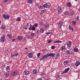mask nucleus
I'll use <instances>...</instances> for the list:
<instances>
[{"instance_id":"24","label":"nucleus","mask_w":80,"mask_h":80,"mask_svg":"<svg viewBox=\"0 0 80 80\" xmlns=\"http://www.w3.org/2000/svg\"><path fill=\"white\" fill-rule=\"evenodd\" d=\"M9 73H6L4 75L6 77H9Z\"/></svg>"},{"instance_id":"49","label":"nucleus","mask_w":80,"mask_h":80,"mask_svg":"<svg viewBox=\"0 0 80 80\" xmlns=\"http://www.w3.org/2000/svg\"><path fill=\"white\" fill-rule=\"evenodd\" d=\"M51 42H52V41L51 40H48V43H51Z\"/></svg>"},{"instance_id":"9","label":"nucleus","mask_w":80,"mask_h":80,"mask_svg":"<svg viewBox=\"0 0 80 80\" xmlns=\"http://www.w3.org/2000/svg\"><path fill=\"white\" fill-rule=\"evenodd\" d=\"M67 45L68 47H70L72 46V42L70 41H69L67 43Z\"/></svg>"},{"instance_id":"37","label":"nucleus","mask_w":80,"mask_h":80,"mask_svg":"<svg viewBox=\"0 0 80 80\" xmlns=\"http://www.w3.org/2000/svg\"><path fill=\"white\" fill-rule=\"evenodd\" d=\"M7 35L9 38H12V35H11L10 34H8Z\"/></svg>"},{"instance_id":"41","label":"nucleus","mask_w":80,"mask_h":80,"mask_svg":"<svg viewBox=\"0 0 80 80\" xmlns=\"http://www.w3.org/2000/svg\"><path fill=\"white\" fill-rule=\"evenodd\" d=\"M70 14H71V15H73L74 14V12H73V11H72V12H70Z\"/></svg>"},{"instance_id":"4","label":"nucleus","mask_w":80,"mask_h":80,"mask_svg":"<svg viewBox=\"0 0 80 80\" xmlns=\"http://www.w3.org/2000/svg\"><path fill=\"white\" fill-rule=\"evenodd\" d=\"M58 23V27H59V28H61L62 26L63 25V22L61 21H60Z\"/></svg>"},{"instance_id":"51","label":"nucleus","mask_w":80,"mask_h":80,"mask_svg":"<svg viewBox=\"0 0 80 80\" xmlns=\"http://www.w3.org/2000/svg\"><path fill=\"white\" fill-rule=\"evenodd\" d=\"M27 27H28V26H29V24L28 23H27V25L26 26Z\"/></svg>"},{"instance_id":"6","label":"nucleus","mask_w":80,"mask_h":80,"mask_svg":"<svg viewBox=\"0 0 80 80\" xmlns=\"http://www.w3.org/2000/svg\"><path fill=\"white\" fill-rule=\"evenodd\" d=\"M70 70V68H68L66 69L64 71L62 72V74H64V73H66L68 72V70Z\"/></svg>"},{"instance_id":"15","label":"nucleus","mask_w":80,"mask_h":80,"mask_svg":"<svg viewBox=\"0 0 80 80\" xmlns=\"http://www.w3.org/2000/svg\"><path fill=\"white\" fill-rule=\"evenodd\" d=\"M43 57L44 58H47V57H49L48 55V53L47 54H46L45 55H43Z\"/></svg>"},{"instance_id":"47","label":"nucleus","mask_w":80,"mask_h":80,"mask_svg":"<svg viewBox=\"0 0 80 80\" xmlns=\"http://www.w3.org/2000/svg\"><path fill=\"white\" fill-rule=\"evenodd\" d=\"M52 49H55V46H52L51 47Z\"/></svg>"},{"instance_id":"59","label":"nucleus","mask_w":80,"mask_h":80,"mask_svg":"<svg viewBox=\"0 0 80 80\" xmlns=\"http://www.w3.org/2000/svg\"><path fill=\"white\" fill-rule=\"evenodd\" d=\"M78 11H79V12H80V9H78Z\"/></svg>"},{"instance_id":"31","label":"nucleus","mask_w":80,"mask_h":80,"mask_svg":"<svg viewBox=\"0 0 80 80\" xmlns=\"http://www.w3.org/2000/svg\"><path fill=\"white\" fill-rule=\"evenodd\" d=\"M45 60V58H43V56H41V57H40L39 60Z\"/></svg>"},{"instance_id":"43","label":"nucleus","mask_w":80,"mask_h":80,"mask_svg":"<svg viewBox=\"0 0 80 80\" xmlns=\"http://www.w3.org/2000/svg\"><path fill=\"white\" fill-rule=\"evenodd\" d=\"M40 56V53H38L37 54V57H39Z\"/></svg>"},{"instance_id":"26","label":"nucleus","mask_w":80,"mask_h":80,"mask_svg":"<svg viewBox=\"0 0 80 80\" xmlns=\"http://www.w3.org/2000/svg\"><path fill=\"white\" fill-rule=\"evenodd\" d=\"M69 30H72L73 31V28H72V26H71V25H70L69 27Z\"/></svg>"},{"instance_id":"35","label":"nucleus","mask_w":80,"mask_h":80,"mask_svg":"<svg viewBox=\"0 0 80 80\" xmlns=\"http://www.w3.org/2000/svg\"><path fill=\"white\" fill-rule=\"evenodd\" d=\"M64 14L65 15H68V14L69 13V12H68V11H66L64 12Z\"/></svg>"},{"instance_id":"45","label":"nucleus","mask_w":80,"mask_h":80,"mask_svg":"<svg viewBox=\"0 0 80 80\" xmlns=\"http://www.w3.org/2000/svg\"><path fill=\"white\" fill-rule=\"evenodd\" d=\"M31 36H32V37H33L35 35V34L33 33H32L31 34Z\"/></svg>"},{"instance_id":"17","label":"nucleus","mask_w":80,"mask_h":80,"mask_svg":"<svg viewBox=\"0 0 80 80\" xmlns=\"http://www.w3.org/2000/svg\"><path fill=\"white\" fill-rule=\"evenodd\" d=\"M17 73H18V71H16L13 72V75H17Z\"/></svg>"},{"instance_id":"39","label":"nucleus","mask_w":80,"mask_h":80,"mask_svg":"<svg viewBox=\"0 0 80 80\" xmlns=\"http://www.w3.org/2000/svg\"><path fill=\"white\" fill-rule=\"evenodd\" d=\"M1 28L3 30H5V27L3 25H2Z\"/></svg>"},{"instance_id":"8","label":"nucleus","mask_w":80,"mask_h":80,"mask_svg":"<svg viewBox=\"0 0 80 80\" xmlns=\"http://www.w3.org/2000/svg\"><path fill=\"white\" fill-rule=\"evenodd\" d=\"M48 55H49V57L50 56L52 57H55V53H48Z\"/></svg>"},{"instance_id":"20","label":"nucleus","mask_w":80,"mask_h":80,"mask_svg":"<svg viewBox=\"0 0 80 80\" xmlns=\"http://www.w3.org/2000/svg\"><path fill=\"white\" fill-rule=\"evenodd\" d=\"M17 21L18 22H20L21 21V18L20 17H18L16 19Z\"/></svg>"},{"instance_id":"50","label":"nucleus","mask_w":80,"mask_h":80,"mask_svg":"<svg viewBox=\"0 0 80 80\" xmlns=\"http://www.w3.org/2000/svg\"><path fill=\"white\" fill-rule=\"evenodd\" d=\"M39 25H43V22H41L39 23Z\"/></svg>"},{"instance_id":"5","label":"nucleus","mask_w":80,"mask_h":80,"mask_svg":"<svg viewBox=\"0 0 80 80\" xmlns=\"http://www.w3.org/2000/svg\"><path fill=\"white\" fill-rule=\"evenodd\" d=\"M70 70V68H68L66 69L64 71L62 72V74H64V73H66L68 72V70Z\"/></svg>"},{"instance_id":"61","label":"nucleus","mask_w":80,"mask_h":80,"mask_svg":"<svg viewBox=\"0 0 80 80\" xmlns=\"http://www.w3.org/2000/svg\"><path fill=\"white\" fill-rule=\"evenodd\" d=\"M37 34H38V32H37Z\"/></svg>"},{"instance_id":"32","label":"nucleus","mask_w":80,"mask_h":80,"mask_svg":"<svg viewBox=\"0 0 80 80\" xmlns=\"http://www.w3.org/2000/svg\"><path fill=\"white\" fill-rule=\"evenodd\" d=\"M32 25H30L29 28V30H30V31H31V30H32Z\"/></svg>"},{"instance_id":"29","label":"nucleus","mask_w":80,"mask_h":80,"mask_svg":"<svg viewBox=\"0 0 80 80\" xmlns=\"http://www.w3.org/2000/svg\"><path fill=\"white\" fill-rule=\"evenodd\" d=\"M68 63V62H67V61H65L64 62L63 64L65 65H67V63Z\"/></svg>"},{"instance_id":"38","label":"nucleus","mask_w":80,"mask_h":80,"mask_svg":"<svg viewBox=\"0 0 80 80\" xmlns=\"http://www.w3.org/2000/svg\"><path fill=\"white\" fill-rule=\"evenodd\" d=\"M23 28L25 30H27V28H28V27L26 26H25L23 27Z\"/></svg>"},{"instance_id":"60","label":"nucleus","mask_w":80,"mask_h":80,"mask_svg":"<svg viewBox=\"0 0 80 80\" xmlns=\"http://www.w3.org/2000/svg\"><path fill=\"white\" fill-rule=\"evenodd\" d=\"M77 0H75V1H76V2H77Z\"/></svg>"},{"instance_id":"58","label":"nucleus","mask_w":80,"mask_h":80,"mask_svg":"<svg viewBox=\"0 0 80 80\" xmlns=\"http://www.w3.org/2000/svg\"><path fill=\"white\" fill-rule=\"evenodd\" d=\"M1 22H2V21H1V20H0V23H1Z\"/></svg>"},{"instance_id":"34","label":"nucleus","mask_w":80,"mask_h":80,"mask_svg":"<svg viewBox=\"0 0 80 80\" xmlns=\"http://www.w3.org/2000/svg\"><path fill=\"white\" fill-rule=\"evenodd\" d=\"M45 28H48V27H49V24H47V25H45Z\"/></svg>"},{"instance_id":"46","label":"nucleus","mask_w":80,"mask_h":80,"mask_svg":"<svg viewBox=\"0 0 80 80\" xmlns=\"http://www.w3.org/2000/svg\"><path fill=\"white\" fill-rule=\"evenodd\" d=\"M43 75H45V73L44 72H41V75H43Z\"/></svg>"},{"instance_id":"25","label":"nucleus","mask_w":80,"mask_h":80,"mask_svg":"<svg viewBox=\"0 0 80 80\" xmlns=\"http://www.w3.org/2000/svg\"><path fill=\"white\" fill-rule=\"evenodd\" d=\"M61 49L62 50H64L65 49V44L64 45V46H62Z\"/></svg>"},{"instance_id":"36","label":"nucleus","mask_w":80,"mask_h":80,"mask_svg":"<svg viewBox=\"0 0 80 80\" xmlns=\"http://www.w3.org/2000/svg\"><path fill=\"white\" fill-rule=\"evenodd\" d=\"M44 32V30L43 28H41L40 29V32L41 33H43V32Z\"/></svg>"},{"instance_id":"7","label":"nucleus","mask_w":80,"mask_h":80,"mask_svg":"<svg viewBox=\"0 0 80 80\" xmlns=\"http://www.w3.org/2000/svg\"><path fill=\"white\" fill-rule=\"evenodd\" d=\"M43 7L44 8H49V7L48 4L47 3L44 4L43 5Z\"/></svg>"},{"instance_id":"56","label":"nucleus","mask_w":80,"mask_h":80,"mask_svg":"<svg viewBox=\"0 0 80 80\" xmlns=\"http://www.w3.org/2000/svg\"><path fill=\"white\" fill-rule=\"evenodd\" d=\"M25 50H27V49H28V48H25Z\"/></svg>"},{"instance_id":"11","label":"nucleus","mask_w":80,"mask_h":80,"mask_svg":"<svg viewBox=\"0 0 80 80\" xmlns=\"http://www.w3.org/2000/svg\"><path fill=\"white\" fill-rule=\"evenodd\" d=\"M28 55L29 58H32L33 57V54L31 52L29 53Z\"/></svg>"},{"instance_id":"23","label":"nucleus","mask_w":80,"mask_h":80,"mask_svg":"<svg viewBox=\"0 0 80 80\" xmlns=\"http://www.w3.org/2000/svg\"><path fill=\"white\" fill-rule=\"evenodd\" d=\"M53 42H54V43H61V42H62L61 41H53Z\"/></svg>"},{"instance_id":"19","label":"nucleus","mask_w":80,"mask_h":80,"mask_svg":"<svg viewBox=\"0 0 80 80\" xmlns=\"http://www.w3.org/2000/svg\"><path fill=\"white\" fill-rule=\"evenodd\" d=\"M6 71H7L8 72H9L10 70V67L7 66V67L6 68Z\"/></svg>"},{"instance_id":"42","label":"nucleus","mask_w":80,"mask_h":80,"mask_svg":"<svg viewBox=\"0 0 80 80\" xmlns=\"http://www.w3.org/2000/svg\"><path fill=\"white\" fill-rule=\"evenodd\" d=\"M34 25V26L36 27H38V24H37V23H35Z\"/></svg>"},{"instance_id":"30","label":"nucleus","mask_w":80,"mask_h":80,"mask_svg":"<svg viewBox=\"0 0 80 80\" xmlns=\"http://www.w3.org/2000/svg\"><path fill=\"white\" fill-rule=\"evenodd\" d=\"M72 24L73 25H75L76 24V22L75 21H72Z\"/></svg>"},{"instance_id":"21","label":"nucleus","mask_w":80,"mask_h":80,"mask_svg":"<svg viewBox=\"0 0 80 80\" xmlns=\"http://www.w3.org/2000/svg\"><path fill=\"white\" fill-rule=\"evenodd\" d=\"M18 55V54L15 53L14 54H12V57H17Z\"/></svg>"},{"instance_id":"40","label":"nucleus","mask_w":80,"mask_h":80,"mask_svg":"<svg viewBox=\"0 0 80 80\" xmlns=\"http://www.w3.org/2000/svg\"><path fill=\"white\" fill-rule=\"evenodd\" d=\"M78 48H74V50L75 52H77V51H78Z\"/></svg>"},{"instance_id":"13","label":"nucleus","mask_w":80,"mask_h":80,"mask_svg":"<svg viewBox=\"0 0 80 80\" xmlns=\"http://www.w3.org/2000/svg\"><path fill=\"white\" fill-rule=\"evenodd\" d=\"M17 38L19 40H21L23 39V37L22 36H19Z\"/></svg>"},{"instance_id":"3","label":"nucleus","mask_w":80,"mask_h":80,"mask_svg":"<svg viewBox=\"0 0 80 80\" xmlns=\"http://www.w3.org/2000/svg\"><path fill=\"white\" fill-rule=\"evenodd\" d=\"M73 53V50L72 49H70L69 50H67L66 52V54L67 55H70Z\"/></svg>"},{"instance_id":"12","label":"nucleus","mask_w":80,"mask_h":80,"mask_svg":"<svg viewBox=\"0 0 80 80\" xmlns=\"http://www.w3.org/2000/svg\"><path fill=\"white\" fill-rule=\"evenodd\" d=\"M27 2L28 3H29V4H32L33 3V1L32 0H28L27 1Z\"/></svg>"},{"instance_id":"52","label":"nucleus","mask_w":80,"mask_h":80,"mask_svg":"<svg viewBox=\"0 0 80 80\" xmlns=\"http://www.w3.org/2000/svg\"><path fill=\"white\" fill-rule=\"evenodd\" d=\"M5 3H6L7 2H8V0H5Z\"/></svg>"},{"instance_id":"1","label":"nucleus","mask_w":80,"mask_h":80,"mask_svg":"<svg viewBox=\"0 0 80 80\" xmlns=\"http://www.w3.org/2000/svg\"><path fill=\"white\" fill-rule=\"evenodd\" d=\"M62 9L63 10V9H64V8H62L60 7H58L57 8V11H58V13H59L60 14L62 12H63V10H62Z\"/></svg>"},{"instance_id":"14","label":"nucleus","mask_w":80,"mask_h":80,"mask_svg":"<svg viewBox=\"0 0 80 80\" xmlns=\"http://www.w3.org/2000/svg\"><path fill=\"white\" fill-rule=\"evenodd\" d=\"M32 72L33 74H36V73H37V70L36 69H35L33 70Z\"/></svg>"},{"instance_id":"64","label":"nucleus","mask_w":80,"mask_h":80,"mask_svg":"<svg viewBox=\"0 0 80 80\" xmlns=\"http://www.w3.org/2000/svg\"><path fill=\"white\" fill-rule=\"evenodd\" d=\"M38 32V31H37V32Z\"/></svg>"},{"instance_id":"44","label":"nucleus","mask_w":80,"mask_h":80,"mask_svg":"<svg viewBox=\"0 0 80 80\" xmlns=\"http://www.w3.org/2000/svg\"><path fill=\"white\" fill-rule=\"evenodd\" d=\"M52 33V32H48L46 33V35H49L50 34H51Z\"/></svg>"},{"instance_id":"10","label":"nucleus","mask_w":80,"mask_h":80,"mask_svg":"<svg viewBox=\"0 0 80 80\" xmlns=\"http://www.w3.org/2000/svg\"><path fill=\"white\" fill-rule=\"evenodd\" d=\"M1 40H6V39H5V35H3L1 37Z\"/></svg>"},{"instance_id":"62","label":"nucleus","mask_w":80,"mask_h":80,"mask_svg":"<svg viewBox=\"0 0 80 80\" xmlns=\"http://www.w3.org/2000/svg\"><path fill=\"white\" fill-rule=\"evenodd\" d=\"M32 2H33V1H34V0H32Z\"/></svg>"},{"instance_id":"18","label":"nucleus","mask_w":80,"mask_h":80,"mask_svg":"<svg viewBox=\"0 0 80 80\" xmlns=\"http://www.w3.org/2000/svg\"><path fill=\"white\" fill-rule=\"evenodd\" d=\"M38 7L39 8H41L42 9H43V6H41L40 4H38Z\"/></svg>"},{"instance_id":"22","label":"nucleus","mask_w":80,"mask_h":80,"mask_svg":"<svg viewBox=\"0 0 80 80\" xmlns=\"http://www.w3.org/2000/svg\"><path fill=\"white\" fill-rule=\"evenodd\" d=\"M24 73L25 74V75H28V73H29V72L27 70L25 71Z\"/></svg>"},{"instance_id":"27","label":"nucleus","mask_w":80,"mask_h":80,"mask_svg":"<svg viewBox=\"0 0 80 80\" xmlns=\"http://www.w3.org/2000/svg\"><path fill=\"white\" fill-rule=\"evenodd\" d=\"M35 29H36V28H35V27L34 26H32V30H33V31H34L35 30Z\"/></svg>"},{"instance_id":"33","label":"nucleus","mask_w":80,"mask_h":80,"mask_svg":"<svg viewBox=\"0 0 80 80\" xmlns=\"http://www.w3.org/2000/svg\"><path fill=\"white\" fill-rule=\"evenodd\" d=\"M71 6V3H70V2H68V3H67V6H68V7H70Z\"/></svg>"},{"instance_id":"53","label":"nucleus","mask_w":80,"mask_h":80,"mask_svg":"<svg viewBox=\"0 0 80 80\" xmlns=\"http://www.w3.org/2000/svg\"><path fill=\"white\" fill-rule=\"evenodd\" d=\"M1 42H5V40H2L1 41Z\"/></svg>"},{"instance_id":"54","label":"nucleus","mask_w":80,"mask_h":80,"mask_svg":"<svg viewBox=\"0 0 80 80\" xmlns=\"http://www.w3.org/2000/svg\"><path fill=\"white\" fill-rule=\"evenodd\" d=\"M79 18L78 16V17L77 18V20H78V18Z\"/></svg>"},{"instance_id":"28","label":"nucleus","mask_w":80,"mask_h":80,"mask_svg":"<svg viewBox=\"0 0 80 80\" xmlns=\"http://www.w3.org/2000/svg\"><path fill=\"white\" fill-rule=\"evenodd\" d=\"M45 12H46V10H43L41 11V14H43V13H44Z\"/></svg>"},{"instance_id":"48","label":"nucleus","mask_w":80,"mask_h":80,"mask_svg":"<svg viewBox=\"0 0 80 80\" xmlns=\"http://www.w3.org/2000/svg\"><path fill=\"white\" fill-rule=\"evenodd\" d=\"M57 56H58V57H59V56H60V53L58 52L57 54Z\"/></svg>"},{"instance_id":"16","label":"nucleus","mask_w":80,"mask_h":80,"mask_svg":"<svg viewBox=\"0 0 80 80\" xmlns=\"http://www.w3.org/2000/svg\"><path fill=\"white\" fill-rule=\"evenodd\" d=\"M80 62L78 61H77L75 63L76 66H78V65H80Z\"/></svg>"},{"instance_id":"63","label":"nucleus","mask_w":80,"mask_h":80,"mask_svg":"<svg viewBox=\"0 0 80 80\" xmlns=\"http://www.w3.org/2000/svg\"><path fill=\"white\" fill-rule=\"evenodd\" d=\"M13 42H15V40H13Z\"/></svg>"},{"instance_id":"55","label":"nucleus","mask_w":80,"mask_h":80,"mask_svg":"<svg viewBox=\"0 0 80 80\" xmlns=\"http://www.w3.org/2000/svg\"><path fill=\"white\" fill-rule=\"evenodd\" d=\"M2 67H3V68H4V67H5V66H3V65H2Z\"/></svg>"},{"instance_id":"57","label":"nucleus","mask_w":80,"mask_h":80,"mask_svg":"<svg viewBox=\"0 0 80 80\" xmlns=\"http://www.w3.org/2000/svg\"><path fill=\"white\" fill-rule=\"evenodd\" d=\"M12 40H15V38H13L12 39Z\"/></svg>"},{"instance_id":"2","label":"nucleus","mask_w":80,"mask_h":80,"mask_svg":"<svg viewBox=\"0 0 80 80\" xmlns=\"http://www.w3.org/2000/svg\"><path fill=\"white\" fill-rule=\"evenodd\" d=\"M2 17L5 20H8L10 18V16L8 14H3Z\"/></svg>"}]
</instances>
